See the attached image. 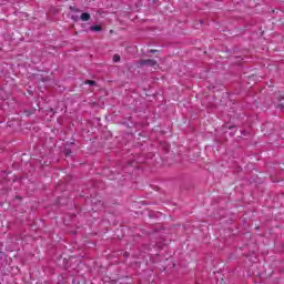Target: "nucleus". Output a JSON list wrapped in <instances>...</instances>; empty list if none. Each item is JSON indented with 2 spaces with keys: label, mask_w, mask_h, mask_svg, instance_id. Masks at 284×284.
I'll use <instances>...</instances> for the list:
<instances>
[{
  "label": "nucleus",
  "mask_w": 284,
  "mask_h": 284,
  "mask_svg": "<svg viewBox=\"0 0 284 284\" xmlns=\"http://www.w3.org/2000/svg\"><path fill=\"white\" fill-rule=\"evenodd\" d=\"M139 64L141 65V68H143L144 65H149L150 68H153V70H156L159 68V62L152 59L141 60Z\"/></svg>",
  "instance_id": "obj_1"
},
{
  "label": "nucleus",
  "mask_w": 284,
  "mask_h": 284,
  "mask_svg": "<svg viewBox=\"0 0 284 284\" xmlns=\"http://www.w3.org/2000/svg\"><path fill=\"white\" fill-rule=\"evenodd\" d=\"M90 30L92 32H101L103 30V28L101 26H92V27H90Z\"/></svg>",
  "instance_id": "obj_2"
},
{
  "label": "nucleus",
  "mask_w": 284,
  "mask_h": 284,
  "mask_svg": "<svg viewBox=\"0 0 284 284\" xmlns=\"http://www.w3.org/2000/svg\"><path fill=\"white\" fill-rule=\"evenodd\" d=\"M81 21H90V13L84 12L80 17Z\"/></svg>",
  "instance_id": "obj_3"
},
{
  "label": "nucleus",
  "mask_w": 284,
  "mask_h": 284,
  "mask_svg": "<svg viewBox=\"0 0 284 284\" xmlns=\"http://www.w3.org/2000/svg\"><path fill=\"white\" fill-rule=\"evenodd\" d=\"M119 61H121V55L114 54V55H113V62H114V63H119Z\"/></svg>",
  "instance_id": "obj_4"
},
{
  "label": "nucleus",
  "mask_w": 284,
  "mask_h": 284,
  "mask_svg": "<svg viewBox=\"0 0 284 284\" xmlns=\"http://www.w3.org/2000/svg\"><path fill=\"white\" fill-rule=\"evenodd\" d=\"M87 83H88L89 85H94L97 82H94V81H92V80H88Z\"/></svg>",
  "instance_id": "obj_5"
}]
</instances>
